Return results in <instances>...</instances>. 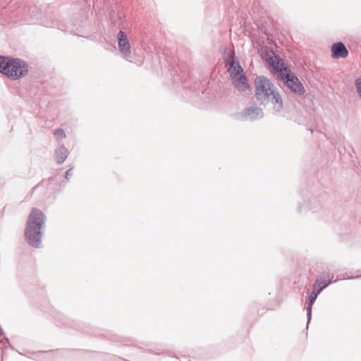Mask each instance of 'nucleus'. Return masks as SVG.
<instances>
[{"label": "nucleus", "mask_w": 361, "mask_h": 361, "mask_svg": "<svg viewBox=\"0 0 361 361\" xmlns=\"http://www.w3.org/2000/svg\"><path fill=\"white\" fill-rule=\"evenodd\" d=\"M255 97L263 105L271 103L273 109L279 112L283 109V99L275 85L264 76L257 77L255 81Z\"/></svg>", "instance_id": "1"}, {"label": "nucleus", "mask_w": 361, "mask_h": 361, "mask_svg": "<svg viewBox=\"0 0 361 361\" xmlns=\"http://www.w3.org/2000/svg\"><path fill=\"white\" fill-rule=\"evenodd\" d=\"M264 59L273 71L278 73V77L283 81L286 86L293 93L302 95L305 93V88L300 80L291 73L282 60L275 55L273 51L267 52Z\"/></svg>", "instance_id": "2"}, {"label": "nucleus", "mask_w": 361, "mask_h": 361, "mask_svg": "<svg viewBox=\"0 0 361 361\" xmlns=\"http://www.w3.org/2000/svg\"><path fill=\"white\" fill-rule=\"evenodd\" d=\"M46 217L42 212L37 209H33L28 216L25 236L27 243L35 247H38L41 243L42 236V228Z\"/></svg>", "instance_id": "3"}, {"label": "nucleus", "mask_w": 361, "mask_h": 361, "mask_svg": "<svg viewBox=\"0 0 361 361\" xmlns=\"http://www.w3.org/2000/svg\"><path fill=\"white\" fill-rule=\"evenodd\" d=\"M28 71L27 64L18 59L0 56V72L8 78L16 80L25 75Z\"/></svg>", "instance_id": "4"}, {"label": "nucleus", "mask_w": 361, "mask_h": 361, "mask_svg": "<svg viewBox=\"0 0 361 361\" xmlns=\"http://www.w3.org/2000/svg\"><path fill=\"white\" fill-rule=\"evenodd\" d=\"M117 37L119 51H121L123 57L126 60L131 61L130 44L126 34L121 30L118 33Z\"/></svg>", "instance_id": "5"}, {"label": "nucleus", "mask_w": 361, "mask_h": 361, "mask_svg": "<svg viewBox=\"0 0 361 361\" xmlns=\"http://www.w3.org/2000/svg\"><path fill=\"white\" fill-rule=\"evenodd\" d=\"M331 51L334 59H345L348 55V51L342 42L333 44Z\"/></svg>", "instance_id": "6"}, {"label": "nucleus", "mask_w": 361, "mask_h": 361, "mask_svg": "<svg viewBox=\"0 0 361 361\" xmlns=\"http://www.w3.org/2000/svg\"><path fill=\"white\" fill-rule=\"evenodd\" d=\"M263 111L259 107H250L242 113V116L245 119L256 120L263 117Z\"/></svg>", "instance_id": "7"}, {"label": "nucleus", "mask_w": 361, "mask_h": 361, "mask_svg": "<svg viewBox=\"0 0 361 361\" xmlns=\"http://www.w3.org/2000/svg\"><path fill=\"white\" fill-rule=\"evenodd\" d=\"M227 65H229L228 72L229 73L231 79L240 76V75H243L242 73L243 70L242 67L240 66L239 63L238 61H235L233 59L231 61H228Z\"/></svg>", "instance_id": "8"}, {"label": "nucleus", "mask_w": 361, "mask_h": 361, "mask_svg": "<svg viewBox=\"0 0 361 361\" xmlns=\"http://www.w3.org/2000/svg\"><path fill=\"white\" fill-rule=\"evenodd\" d=\"M235 87L240 92H244L249 89L247 79L244 75H240L235 78L231 79Z\"/></svg>", "instance_id": "9"}, {"label": "nucleus", "mask_w": 361, "mask_h": 361, "mask_svg": "<svg viewBox=\"0 0 361 361\" xmlns=\"http://www.w3.org/2000/svg\"><path fill=\"white\" fill-rule=\"evenodd\" d=\"M318 293L316 292V290H313L311 294L309 296V301L306 302L305 309L307 310V324L310 322L312 317V307L315 302Z\"/></svg>", "instance_id": "10"}, {"label": "nucleus", "mask_w": 361, "mask_h": 361, "mask_svg": "<svg viewBox=\"0 0 361 361\" xmlns=\"http://www.w3.org/2000/svg\"><path fill=\"white\" fill-rule=\"evenodd\" d=\"M325 278L329 279L328 282L324 281H323L322 279H318L314 285V290H316V292L318 293V294H319L323 289L333 282L334 275L327 274Z\"/></svg>", "instance_id": "11"}, {"label": "nucleus", "mask_w": 361, "mask_h": 361, "mask_svg": "<svg viewBox=\"0 0 361 361\" xmlns=\"http://www.w3.org/2000/svg\"><path fill=\"white\" fill-rule=\"evenodd\" d=\"M68 155V150L63 145L56 149V161L59 164H62Z\"/></svg>", "instance_id": "12"}, {"label": "nucleus", "mask_w": 361, "mask_h": 361, "mask_svg": "<svg viewBox=\"0 0 361 361\" xmlns=\"http://www.w3.org/2000/svg\"><path fill=\"white\" fill-rule=\"evenodd\" d=\"M54 136L58 140H62L64 137H66V133L63 129H57L54 131Z\"/></svg>", "instance_id": "13"}, {"label": "nucleus", "mask_w": 361, "mask_h": 361, "mask_svg": "<svg viewBox=\"0 0 361 361\" xmlns=\"http://www.w3.org/2000/svg\"><path fill=\"white\" fill-rule=\"evenodd\" d=\"M355 87L357 89V94L361 99V78H358L356 80Z\"/></svg>", "instance_id": "14"}, {"label": "nucleus", "mask_w": 361, "mask_h": 361, "mask_svg": "<svg viewBox=\"0 0 361 361\" xmlns=\"http://www.w3.org/2000/svg\"><path fill=\"white\" fill-rule=\"evenodd\" d=\"M72 175H73V173H72V169H69L66 172V178L67 180H68L69 177H71Z\"/></svg>", "instance_id": "15"}]
</instances>
